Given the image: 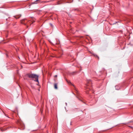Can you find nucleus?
I'll return each mask as SVG.
<instances>
[{
  "label": "nucleus",
  "mask_w": 133,
  "mask_h": 133,
  "mask_svg": "<svg viewBox=\"0 0 133 133\" xmlns=\"http://www.w3.org/2000/svg\"><path fill=\"white\" fill-rule=\"evenodd\" d=\"M27 76L29 78H32L33 80L38 82L39 83L38 80L39 76L38 75L35 74H27Z\"/></svg>",
  "instance_id": "f257e3e1"
},
{
  "label": "nucleus",
  "mask_w": 133,
  "mask_h": 133,
  "mask_svg": "<svg viewBox=\"0 0 133 133\" xmlns=\"http://www.w3.org/2000/svg\"><path fill=\"white\" fill-rule=\"evenodd\" d=\"M57 83H55L54 84V88L55 89H57L58 88L57 87Z\"/></svg>",
  "instance_id": "f03ea898"
},
{
  "label": "nucleus",
  "mask_w": 133,
  "mask_h": 133,
  "mask_svg": "<svg viewBox=\"0 0 133 133\" xmlns=\"http://www.w3.org/2000/svg\"><path fill=\"white\" fill-rule=\"evenodd\" d=\"M21 16V15H18L14 16V17L16 19H18L20 18Z\"/></svg>",
  "instance_id": "7ed1b4c3"
},
{
  "label": "nucleus",
  "mask_w": 133,
  "mask_h": 133,
  "mask_svg": "<svg viewBox=\"0 0 133 133\" xmlns=\"http://www.w3.org/2000/svg\"><path fill=\"white\" fill-rule=\"evenodd\" d=\"M25 19H22L21 21V22L23 24V22L24 21Z\"/></svg>",
  "instance_id": "20e7f679"
},
{
  "label": "nucleus",
  "mask_w": 133,
  "mask_h": 133,
  "mask_svg": "<svg viewBox=\"0 0 133 133\" xmlns=\"http://www.w3.org/2000/svg\"><path fill=\"white\" fill-rule=\"evenodd\" d=\"M94 55L95 57L98 58V59L99 58L98 56L96 54H94Z\"/></svg>",
  "instance_id": "39448f33"
},
{
  "label": "nucleus",
  "mask_w": 133,
  "mask_h": 133,
  "mask_svg": "<svg viewBox=\"0 0 133 133\" xmlns=\"http://www.w3.org/2000/svg\"><path fill=\"white\" fill-rule=\"evenodd\" d=\"M118 87L117 86H115V88H116V89H117V90L118 89Z\"/></svg>",
  "instance_id": "423d86ee"
},
{
  "label": "nucleus",
  "mask_w": 133,
  "mask_h": 133,
  "mask_svg": "<svg viewBox=\"0 0 133 133\" xmlns=\"http://www.w3.org/2000/svg\"><path fill=\"white\" fill-rule=\"evenodd\" d=\"M61 3H59V2H58V4H60Z\"/></svg>",
  "instance_id": "0eeeda50"
},
{
  "label": "nucleus",
  "mask_w": 133,
  "mask_h": 133,
  "mask_svg": "<svg viewBox=\"0 0 133 133\" xmlns=\"http://www.w3.org/2000/svg\"><path fill=\"white\" fill-rule=\"evenodd\" d=\"M55 77H57V75H55Z\"/></svg>",
  "instance_id": "6e6552de"
},
{
  "label": "nucleus",
  "mask_w": 133,
  "mask_h": 133,
  "mask_svg": "<svg viewBox=\"0 0 133 133\" xmlns=\"http://www.w3.org/2000/svg\"><path fill=\"white\" fill-rule=\"evenodd\" d=\"M1 130H2V131H4V130H3V129H1Z\"/></svg>",
  "instance_id": "1a4fd4ad"
},
{
  "label": "nucleus",
  "mask_w": 133,
  "mask_h": 133,
  "mask_svg": "<svg viewBox=\"0 0 133 133\" xmlns=\"http://www.w3.org/2000/svg\"><path fill=\"white\" fill-rule=\"evenodd\" d=\"M34 22H35V21ZM33 23V22H32V23Z\"/></svg>",
  "instance_id": "9d476101"
}]
</instances>
